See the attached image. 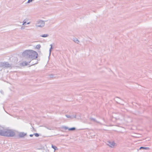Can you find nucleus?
Instances as JSON below:
<instances>
[{"label": "nucleus", "mask_w": 152, "mask_h": 152, "mask_svg": "<svg viewBox=\"0 0 152 152\" xmlns=\"http://www.w3.org/2000/svg\"><path fill=\"white\" fill-rule=\"evenodd\" d=\"M22 55L25 57L30 58V59H36L38 57V54L37 53L33 50H27L23 52Z\"/></svg>", "instance_id": "nucleus-1"}, {"label": "nucleus", "mask_w": 152, "mask_h": 152, "mask_svg": "<svg viewBox=\"0 0 152 152\" xmlns=\"http://www.w3.org/2000/svg\"><path fill=\"white\" fill-rule=\"evenodd\" d=\"M15 134V132L11 130H0V135L1 136L12 137L14 136Z\"/></svg>", "instance_id": "nucleus-2"}, {"label": "nucleus", "mask_w": 152, "mask_h": 152, "mask_svg": "<svg viewBox=\"0 0 152 152\" xmlns=\"http://www.w3.org/2000/svg\"><path fill=\"white\" fill-rule=\"evenodd\" d=\"M46 21L42 20L37 21L36 23V26L38 27H44L45 25V21Z\"/></svg>", "instance_id": "nucleus-3"}, {"label": "nucleus", "mask_w": 152, "mask_h": 152, "mask_svg": "<svg viewBox=\"0 0 152 152\" xmlns=\"http://www.w3.org/2000/svg\"><path fill=\"white\" fill-rule=\"evenodd\" d=\"M0 67L11 68V65L7 62L0 63Z\"/></svg>", "instance_id": "nucleus-4"}, {"label": "nucleus", "mask_w": 152, "mask_h": 152, "mask_svg": "<svg viewBox=\"0 0 152 152\" xmlns=\"http://www.w3.org/2000/svg\"><path fill=\"white\" fill-rule=\"evenodd\" d=\"M107 144L110 147L112 148H113L116 145V143L113 141H108Z\"/></svg>", "instance_id": "nucleus-5"}, {"label": "nucleus", "mask_w": 152, "mask_h": 152, "mask_svg": "<svg viewBox=\"0 0 152 152\" xmlns=\"http://www.w3.org/2000/svg\"><path fill=\"white\" fill-rule=\"evenodd\" d=\"M10 60L13 63H16L18 61V59L17 57H12L10 58Z\"/></svg>", "instance_id": "nucleus-6"}, {"label": "nucleus", "mask_w": 152, "mask_h": 152, "mask_svg": "<svg viewBox=\"0 0 152 152\" xmlns=\"http://www.w3.org/2000/svg\"><path fill=\"white\" fill-rule=\"evenodd\" d=\"M62 128L63 129H64L65 130L68 129L69 131H75L76 129V128L75 127H73L71 128H69L66 126H63L62 127Z\"/></svg>", "instance_id": "nucleus-7"}, {"label": "nucleus", "mask_w": 152, "mask_h": 152, "mask_svg": "<svg viewBox=\"0 0 152 152\" xmlns=\"http://www.w3.org/2000/svg\"><path fill=\"white\" fill-rule=\"evenodd\" d=\"M37 60H36V59L33 60V61H32V60L31 59V61L29 62V63L31 64H29V65L32 66L36 64L37 63Z\"/></svg>", "instance_id": "nucleus-8"}, {"label": "nucleus", "mask_w": 152, "mask_h": 152, "mask_svg": "<svg viewBox=\"0 0 152 152\" xmlns=\"http://www.w3.org/2000/svg\"><path fill=\"white\" fill-rule=\"evenodd\" d=\"M89 119H90V121H93L94 122H96V123H98L101 125H102V124L99 121H97L95 118H90Z\"/></svg>", "instance_id": "nucleus-9"}, {"label": "nucleus", "mask_w": 152, "mask_h": 152, "mask_svg": "<svg viewBox=\"0 0 152 152\" xmlns=\"http://www.w3.org/2000/svg\"><path fill=\"white\" fill-rule=\"evenodd\" d=\"M26 133H25L24 132H21L19 133L18 135L19 137L22 138L26 136Z\"/></svg>", "instance_id": "nucleus-10"}, {"label": "nucleus", "mask_w": 152, "mask_h": 152, "mask_svg": "<svg viewBox=\"0 0 152 152\" xmlns=\"http://www.w3.org/2000/svg\"><path fill=\"white\" fill-rule=\"evenodd\" d=\"M65 116L66 117H67L68 118H76V115H75L74 116H70L69 115H65Z\"/></svg>", "instance_id": "nucleus-11"}, {"label": "nucleus", "mask_w": 152, "mask_h": 152, "mask_svg": "<svg viewBox=\"0 0 152 152\" xmlns=\"http://www.w3.org/2000/svg\"><path fill=\"white\" fill-rule=\"evenodd\" d=\"M52 148L54 149V152L58 149L57 148L56 146L53 145H51Z\"/></svg>", "instance_id": "nucleus-12"}, {"label": "nucleus", "mask_w": 152, "mask_h": 152, "mask_svg": "<svg viewBox=\"0 0 152 152\" xmlns=\"http://www.w3.org/2000/svg\"><path fill=\"white\" fill-rule=\"evenodd\" d=\"M140 149H145L146 150H149L150 149L148 147H141L140 148Z\"/></svg>", "instance_id": "nucleus-13"}, {"label": "nucleus", "mask_w": 152, "mask_h": 152, "mask_svg": "<svg viewBox=\"0 0 152 152\" xmlns=\"http://www.w3.org/2000/svg\"><path fill=\"white\" fill-rule=\"evenodd\" d=\"M28 63H29V62H28L26 61H23L22 64L24 66H27L29 65V64H28Z\"/></svg>", "instance_id": "nucleus-14"}, {"label": "nucleus", "mask_w": 152, "mask_h": 152, "mask_svg": "<svg viewBox=\"0 0 152 152\" xmlns=\"http://www.w3.org/2000/svg\"><path fill=\"white\" fill-rule=\"evenodd\" d=\"M49 36V35L48 34H44L40 36L41 37H48Z\"/></svg>", "instance_id": "nucleus-15"}, {"label": "nucleus", "mask_w": 152, "mask_h": 152, "mask_svg": "<svg viewBox=\"0 0 152 152\" xmlns=\"http://www.w3.org/2000/svg\"><path fill=\"white\" fill-rule=\"evenodd\" d=\"M50 46H51V47L50 48V50H49V53H50V54L51 53V51L52 50V49H53V45H52V44H51L50 45Z\"/></svg>", "instance_id": "nucleus-16"}, {"label": "nucleus", "mask_w": 152, "mask_h": 152, "mask_svg": "<svg viewBox=\"0 0 152 152\" xmlns=\"http://www.w3.org/2000/svg\"><path fill=\"white\" fill-rule=\"evenodd\" d=\"M41 47V45H36V48L39 49Z\"/></svg>", "instance_id": "nucleus-17"}, {"label": "nucleus", "mask_w": 152, "mask_h": 152, "mask_svg": "<svg viewBox=\"0 0 152 152\" xmlns=\"http://www.w3.org/2000/svg\"><path fill=\"white\" fill-rule=\"evenodd\" d=\"M34 135L36 137H38L39 136V134L38 133H36L34 134Z\"/></svg>", "instance_id": "nucleus-18"}, {"label": "nucleus", "mask_w": 152, "mask_h": 152, "mask_svg": "<svg viewBox=\"0 0 152 152\" xmlns=\"http://www.w3.org/2000/svg\"><path fill=\"white\" fill-rule=\"evenodd\" d=\"M54 75L53 74H50L49 75V76L50 77L52 78L54 77Z\"/></svg>", "instance_id": "nucleus-19"}, {"label": "nucleus", "mask_w": 152, "mask_h": 152, "mask_svg": "<svg viewBox=\"0 0 152 152\" xmlns=\"http://www.w3.org/2000/svg\"><path fill=\"white\" fill-rule=\"evenodd\" d=\"M26 22L25 20H24L23 22V25H24L26 23Z\"/></svg>", "instance_id": "nucleus-20"}, {"label": "nucleus", "mask_w": 152, "mask_h": 152, "mask_svg": "<svg viewBox=\"0 0 152 152\" xmlns=\"http://www.w3.org/2000/svg\"><path fill=\"white\" fill-rule=\"evenodd\" d=\"M34 0H28L27 3H31V2H32V1H34Z\"/></svg>", "instance_id": "nucleus-21"}, {"label": "nucleus", "mask_w": 152, "mask_h": 152, "mask_svg": "<svg viewBox=\"0 0 152 152\" xmlns=\"http://www.w3.org/2000/svg\"><path fill=\"white\" fill-rule=\"evenodd\" d=\"M45 127L48 129L50 130L52 129L50 127Z\"/></svg>", "instance_id": "nucleus-22"}, {"label": "nucleus", "mask_w": 152, "mask_h": 152, "mask_svg": "<svg viewBox=\"0 0 152 152\" xmlns=\"http://www.w3.org/2000/svg\"><path fill=\"white\" fill-rule=\"evenodd\" d=\"M24 28H25V27L23 26H21V29H24Z\"/></svg>", "instance_id": "nucleus-23"}, {"label": "nucleus", "mask_w": 152, "mask_h": 152, "mask_svg": "<svg viewBox=\"0 0 152 152\" xmlns=\"http://www.w3.org/2000/svg\"><path fill=\"white\" fill-rule=\"evenodd\" d=\"M33 135H34V134H30L29 136L30 137H32L33 136Z\"/></svg>", "instance_id": "nucleus-24"}, {"label": "nucleus", "mask_w": 152, "mask_h": 152, "mask_svg": "<svg viewBox=\"0 0 152 152\" xmlns=\"http://www.w3.org/2000/svg\"><path fill=\"white\" fill-rule=\"evenodd\" d=\"M76 41H77V43H78V42H79V41L77 39Z\"/></svg>", "instance_id": "nucleus-25"}, {"label": "nucleus", "mask_w": 152, "mask_h": 152, "mask_svg": "<svg viewBox=\"0 0 152 152\" xmlns=\"http://www.w3.org/2000/svg\"><path fill=\"white\" fill-rule=\"evenodd\" d=\"M30 23V22H28L27 23V24H29Z\"/></svg>", "instance_id": "nucleus-26"}, {"label": "nucleus", "mask_w": 152, "mask_h": 152, "mask_svg": "<svg viewBox=\"0 0 152 152\" xmlns=\"http://www.w3.org/2000/svg\"><path fill=\"white\" fill-rule=\"evenodd\" d=\"M74 41L75 42H76V40H75V39H74Z\"/></svg>", "instance_id": "nucleus-27"}, {"label": "nucleus", "mask_w": 152, "mask_h": 152, "mask_svg": "<svg viewBox=\"0 0 152 152\" xmlns=\"http://www.w3.org/2000/svg\"><path fill=\"white\" fill-rule=\"evenodd\" d=\"M1 92V93H3V92H2V91H0Z\"/></svg>", "instance_id": "nucleus-28"}, {"label": "nucleus", "mask_w": 152, "mask_h": 152, "mask_svg": "<svg viewBox=\"0 0 152 152\" xmlns=\"http://www.w3.org/2000/svg\"><path fill=\"white\" fill-rule=\"evenodd\" d=\"M32 128H33V129H34V127H33L32 126Z\"/></svg>", "instance_id": "nucleus-29"}]
</instances>
